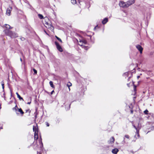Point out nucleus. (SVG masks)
I'll list each match as a JSON object with an SVG mask.
<instances>
[{"label":"nucleus","instance_id":"nucleus-1","mask_svg":"<svg viewBox=\"0 0 154 154\" xmlns=\"http://www.w3.org/2000/svg\"><path fill=\"white\" fill-rule=\"evenodd\" d=\"M5 34L11 38H16L18 36L17 34L15 32H13L11 31L6 30L5 32Z\"/></svg>","mask_w":154,"mask_h":154},{"label":"nucleus","instance_id":"nucleus-2","mask_svg":"<svg viewBox=\"0 0 154 154\" xmlns=\"http://www.w3.org/2000/svg\"><path fill=\"white\" fill-rule=\"evenodd\" d=\"M45 26L47 28L50 29L51 30L53 29L54 27L50 24L48 22H45L44 23Z\"/></svg>","mask_w":154,"mask_h":154},{"label":"nucleus","instance_id":"nucleus-3","mask_svg":"<svg viewBox=\"0 0 154 154\" xmlns=\"http://www.w3.org/2000/svg\"><path fill=\"white\" fill-rule=\"evenodd\" d=\"M119 6L124 8H127L126 2H125L123 1H121L119 2Z\"/></svg>","mask_w":154,"mask_h":154},{"label":"nucleus","instance_id":"nucleus-4","mask_svg":"<svg viewBox=\"0 0 154 154\" xmlns=\"http://www.w3.org/2000/svg\"><path fill=\"white\" fill-rule=\"evenodd\" d=\"M55 43L58 50L60 52L63 51V49L61 46L59 45V44L56 42H55Z\"/></svg>","mask_w":154,"mask_h":154},{"label":"nucleus","instance_id":"nucleus-5","mask_svg":"<svg viewBox=\"0 0 154 154\" xmlns=\"http://www.w3.org/2000/svg\"><path fill=\"white\" fill-rule=\"evenodd\" d=\"M12 9V8L11 7H10L7 9L6 14L8 16L11 15V12Z\"/></svg>","mask_w":154,"mask_h":154},{"label":"nucleus","instance_id":"nucleus-6","mask_svg":"<svg viewBox=\"0 0 154 154\" xmlns=\"http://www.w3.org/2000/svg\"><path fill=\"white\" fill-rule=\"evenodd\" d=\"M87 44V41L85 39H83L79 41V44L81 46H83V45H85Z\"/></svg>","mask_w":154,"mask_h":154},{"label":"nucleus","instance_id":"nucleus-7","mask_svg":"<svg viewBox=\"0 0 154 154\" xmlns=\"http://www.w3.org/2000/svg\"><path fill=\"white\" fill-rule=\"evenodd\" d=\"M135 2V0H130L126 2L128 8L129 6L133 4Z\"/></svg>","mask_w":154,"mask_h":154},{"label":"nucleus","instance_id":"nucleus-8","mask_svg":"<svg viewBox=\"0 0 154 154\" xmlns=\"http://www.w3.org/2000/svg\"><path fill=\"white\" fill-rule=\"evenodd\" d=\"M133 126L134 127L136 130L137 133L135 136V137L136 138H139L140 136L139 134V130H138L137 127L134 125H133Z\"/></svg>","mask_w":154,"mask_h":154},{"label":"nucleus","instance_id":"nucleus-9","mask_svg":"<svg viewBox=\"0 0 154 154\" xmlns=\"http://www.w3.org/2000/svg\"><path fill=\"white\" fill-rule=\"evenodd\" d=\"M137 49L140 51V54H142L143 50V48L140 45H137L136 46Z\"/></svg>","mask_w":154,"mask_h":154},{"label":"nucleus","instance_id":"nucleus-10","mask_svg":"<svg viewBox=\"0 0 154 154\" xmlns=\"http://www.w3.org/2000/svg\"><path fill=\"white\" fill-rule=\"evenodd\" d=\"M119 151V150L117 148L113 149L112 150V152L114 154H116Z\"/></svg>","mask_w":154,"mask_h":154},{"label":"nucleus","instance_id":"nucleus-11","mask_svg":"<svg viewBox=\"0 0 154 154\" xmlns=\"http://www.w3.org/2000/svg\"><path fill=\"white\" fill-rule=\"evenodd\" d=\"M114 140V138L113 137H112L110 139L109 143L111 144H112V143H113Z\"/></svg>","mask_w":154,"mask_h":154},{"label":"nucleus","instance_id":"nucleus-12","mask_svg":"<svg viewBox=\"0 0 154 154\" xmlns=\"http://www.w3.org/2000/svg\"><path fill=\"white\" fill-rule=\"evenodd\" d=\"M108 21V19L107 18H104L103 20L102 21V23L103 24H106Z\"/></svg>","mask_w":154,"mask_h":154},{"label":"nucleus","instance_id":"nucleus-13","mask_svg":"<svg viewBox=\"0 0 154 154\" xmlns=\"http://www.w3.org/2000/svg\"><path fill=\"white\" fill-rule=\"evenodd\" d=\"M16 94L17 95V97L19 98L20 100H22L23 101V98L20 97V96L18 94V93L16 92Z\"/></svg>","mask_w":154,"mask_h":154},{"label":"nucleus","instance_id":"nucleus-14","mask_svg":"<svg viewBox=\"0 0 154 154\" xmlns=\"http://www.w3.org/2000/svg\"><path fill=\"white\" fill-rule=\"evenodd\" d=\"M4 25L5 26L6 28L7 29H12V27H11L9 25L5 24Z\"/></svg>","mask_w":154,"mask_h":154},{"label":"nucleus","instance_id":"nucleus-15","mask_svg":"<svg viewBox=\"0 0 154 154\" xmlns=\"http://www.w3.org/2000/svg\"><path fill=\"white\" fill-rule=\"evenodd\" d=\"M18 111L20 112L22 115H23L24 113L21 108L19 109H18Z\"/></svg>","mask_w":154,"mask_h":154},{"label":"nucleus","instance_id":"nucleus-16","mask_svg":"<svg viewBox=\"0 0 154 154\" xmlns=\"http://www.w3.org/2000/svg\"><path fill=\"white\" fill-rule=\"evenodd\" d=\"M38 131H35V133H34L35 139V136H37V137L36 139H37L38 138Z\"/></svg>","mask_w":154,"mask_h":154},{"label":"nucleus","instance_id":"nucleus-17","mask_svg":"<svg viewBox=\"0 0 154 154\" xmlns=\"http://www.w3.org/2000/svg\"><path fill=\"white\" fill-rule=\"evenodd\" d=\"M49 84H50V86L52 88H54V85L53 84V83L52 81H50L49 82Z\"/></svg>","mask_w":154,"mask_h":154},{"label":"nucleus","instance_id":"nucleus-18","mask_svg":"<svg viewBox=\"0 0 154 154\" xmlns=\"http://www.w3.org/2000/svg\"><path fill=\"white\" fill-rule=\"evenodd\" d=\"M19 108L18 107L17 105H16L15 107L13 108V110H15V111H17V110Z\"/></svg>","mask_w":154,"mask_h":154},{"label":"nucleus","instance_id":"nucleus-19","mask_svg":"<svg viewBox=\"0 0 154 154\" xmlns=\"http://www.w3.org/2000/svg\"><path fill=\"white\" fill-rule=\"evenodd\" d=\"M38 17L40 19H42L43 18V16L41 14H38Z\"/></svg>","mask_w":154,"mask_h":154},{"label":"nucleus","instance_id":"nucleus-20","mask_svg":"<svg viewBox=\"0 0 154 154\" xmlns=\"http://www.w3.org/2000/svg\"><path fill=\"white\" fill-rule=\"evenodd\" d=\"M33 130L34 132H35V131H38L37 130V128L35 126H33Z\"/></svg>","mask_w":154,"mask_h":154},{"label":"nucleus","instance_id":"nucleus-21","mask_svg":"<svg viewBox=\"0 0 154 154\" xmlns=\"http://www.w3.org/2000/svg\"><path fill=\"white\" fill-rule=\"evenodd\" d=\"M71 2L72 4H74L76 3V2L75 0H71Z\"/></svg>","mask_w":154,"mask_h":154},{"label":"nucleus","instance_id":"nucleus-22","mask_svg":"<svg viewBox=\"0 0 154 154\" xmlns=\"http://www.w3.org/2000/svg\"><path fill=\"white\" fill-rule=\"evenodd\" d=\"M67 85L68 87H69L71 86L72 85V84L70 82H68Z\"/></svg>","mask_w":154,"mask_h":154},{"label":"nucleus","instance_id":"nucleus-23","mask_svg":"<svg viewBox=\"0 0 154 154\" xmlns=\"http://www.w3.org/2000/svg\"><path fill=\"white\" fill-rule=\"evenodd\" d=\"M4 82L2 81V85L3 89H4Z\"/></svg>","mask_w":154,"mask_h":154},{"label":"nucleus","instance_id":"nucleus-24","mask_svg":"<svg viewBox=\"0 0 154 154\" xmlns=\"http://www.w3.org/2000/svg\"><path fill=\"white\" fill-rule=\"evenodd\" d=\"M33 70L34 72V74H36L37 73V71L35 69H33Z\"/></svg>","mask_w":154,"mask_h":154},{"label":"nucleus","instance_id":"nucleus-25","mask_svg":"<svg viewBox=\"0 0 154 154\" xmlns=\"http://www.w3.org/2000/svg\"><path fill=\"white\" fill-rule=\"evenodd\" d=\"M148 110L146 109L144 111V113L146 114H148Z\"/></svg>","mask_w":154,"mask_h":154},{"label":"nucleus","instance_id":"nucleus-26","mask_svg":"<svg viewBox=\"0 0 154 154\" xmlns=\"http://www.w3.org/2000/svg\"><path fill=\"white\" fill-rule=\"evenodd\" d=\"M57 39L60 42H62V41L61 40L60 38H59V37L58 38H57Z\"/></svg>","mask_w":154,"mask_h":154},{"label":"nucleus","instance_id":"nucleus-27","mask_svg":"<svg viewBox=\"0 0 154 154\" xmlns=\"http://www.w3.org/2000/svg\"><path fill=\"white\" fill-rule=\"evenodd\" d=\"M45 123H46V125H47V126L48 127V126H49V124L48 123V122H45Z\"/></svg>","mask_w":154,"mask_h":154},{"label":"nucleus","instance_id":"nucleus-28","mask_svg":"<svg viewBox=\"0 0 154 154\" xmlns=\"http://www.w3.org/2000/svg\"><path fill=\"white\" fill-rule=\"evenodd\" d=\"M125 137L126 138H128H128H129V135H125Z\"/></svg>","mask_w":154,"mask_h":154},{"label":"nucleus","instance_id":"nucleus-29","mask_svg":"<svg viewBox=\"0 0 154 154\" xmlns=\"http://www.w3.org/2000/svg\"><path fill=\"white\" fill-rule=\"evenodd\" d=\"M54 92V91L53 90L52 91L51 93V94H53Z\"/></svg>","mask_w":154,"mask_h":154},{"label":"nucleus","instance_id":"nucleus-30","mask_svg":"<svg viewBox=\"0 0 154 154\" xmlns=\"http://www.w3.org/2000/svg\"><path fill=\"white\" fill-rule=\"evenodd\" d=\"M21 39L22 40H24L25 39V38H21Z\"/></svg>","mask_w":154,"mask_h":154},{"label":"nucleus","instance_id":"nucleus-31","mask_svg":"<svg viewBox=\"0 0 154 154\" xmlns=\"http://www.w3.org/2000/svg\"><path fill=\"white\" fill-rule=\"evenodd\" d=\"M134 91H136V87L135 86H134Z\"/></svg>","mask_w":154,"mask_h":154},{"label":"nucleus","instance_id":"nucleus-32","mask_svg":"<svg viewBox=\"0 0 154 154\" xmlns=\"http://www.w3.org/2000/svg\"><path fill=\"white\" fill-rule=\"evenodd\" d=\"M30 103H31V101L30 102H29L27 103V104H30Z\"/></svg>","mask_w":154,"mask_h":154},{"label":"nucleus","instance_id":"nucleus-33","mask_svg":"<svg viewBox=\"0 0 154 154\" xmlns=\"http://www.w3.org/2000/svg\"><path fill=\"white\" fill-rule=\"evenodd\" d=\"M140 76H137V78L138 79L139 78H140Z\"/></svg>","mask_w":154,"mask_h":154},{"label":"nucleus","instance_id":"nucleus-34","mask_svg":"<svg viewBox=\"0 0 154 154\" xmlns=\"http://www.w3.org/2000/svg\"><path fill=\"white\" fill-rule=\"evenodd\" d=\"M81 11L80 9H79V13H80V12H81Z\"/></svg>","mask_w":154,"mask_h":154},{"label":"nucleus","instance_id":"nucleus-35","mask_svg":"<svg viewBox=\"0 0 154 154\" xmlns=\"http://www.w3.org/2000/svg\"><path fill=\"white\" fill-rule=\"evenodd\" d=\"M55 37L56 38H58V37L57 36H55Z\"/></svg>","mask_w":154,"mask_h":154},{"label":"nucleus","instance_id":"nucleus-36","mask_svg":"<svg viewBox=\"0 0 154 154\" xmlns=\"http://www.w3.org/2000/svg\"><path fill=\"white\" fill-rule=\"evenodd\" d=\"M37 154H40L39 153H38V152Z\"/></svg>","mask_w":154,"mask_h":154},{"label":"nucleus","instance_id":"nucleus-37","mask_svg":"<svg viewBox=\"0 0 154 154\" xmlns=\"http://www.w3.org/2000/svg\"><path fill=\"white\" fill-rule=\"evenodd\" d=\"M127 85L128 86H129V84H127Z\"/></svg>","mask_w":154,"mask_h":154},{"label":"nucleus","instance_id":"nucleus-38","mask_svg":"<svg viewBox=\"0 0 154 154\" xmlns=\"http://www.w3.org/2000/svg\"><path fill=\"white\" fill-rule=\"evenodd\" d=\"M97 27V26H96V27L94 28V29H95V28H96Z\"/></svg>","mask_w":154,"mask_h":154},{"label":"nucleus","instance_id":"nucleus-39","mask_svg":"<svg viewBox=\"0 0 154 154\" xmlns=\"http://www.w3.org/2000/svg\"><path fill=\"white\" fill-rule=\"evenodd\" d=\"M20 60H21V61H22V60L21 58H20Z\"/></svg>","mask_w":154,"mask_h":154},{"label":"nucleus","instance_id":"nucleus-40","mask_svg":"<svg viewBox=\"0 0 154 154\" xmlns=\"http://www.w3.org/2000/svg\"><path fill=\"white\" fill-rule=\"evenodd\" d=\"M37 136H35V139H36V138H37Z\"/></svg>","mask_w":154,"mask_h":154},{"label":"nucleus","instance_id":"nucleus-41","mask_svg":"<svg viewBox=\"0 0 154 154\" xmlns=\"http://www.w3.org/2000/svg\"><path fill=\"white\" fill-rule=\"evenodd\" d=\"M69 90H70V89L69 87Z\"/></svg>","mask_w":154,"mask_h":154},{"label":"nucleus","instance_id":"nucleus-42","mask_svg":"<svg viewBox=\"0 0 154 154\" xmlns=\"http://www.w3.org/2000/svg\"><path fill=\"white\" fill-rule=\"evenodd\" d=\"M45 32L46 33V34H47V33H46V32L45 31Z\"/></svg>","mask_w":154,"mask_h":154},{"label":"nucleus","instance_id":"nucleus-43","mask_svg":"<svg viewBox=\"0 0 154 154\" xmlns=\"http://www.w3.org/2000/svg\"><path fill=\"white\" fill-rule=\"evenodd\" d=\"M131 112L132 113V111H131Z\"/></svg>","mask_w":154,"mask_h":154}]
</instances>
